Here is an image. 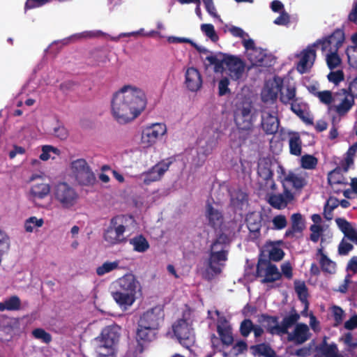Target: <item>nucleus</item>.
Here are the masks:
<instances>
[{"instance_id": "f257e3e1", "label": "nucleus", "mask_w": 357, "mask_h": 357, "mask_svg": "<svg viewBox=\"0 0 357 357\" xmlns=\"http://www.w3.org/2000/svg\"><path fill=\"white\" fill-rule=\"evenodd\" d=\"M147 105L143 90L131 85H124L112 97V114L119 123L125 124L135 119Z\"/></svg>"}, {"instance_id": "f03ea898", "label": "nucleus", "mask_w": 357, "mask_h": 357, "mask_svg": "<svg viewBox=\"0 0 357 357\" xmlns=\"http://www.w3.org/2000/svg\"><path fill=\"white\" fill-rule=\"evenodd\" d=\"M114 285L112 298L123 310L129 309L142 295L140 283L132 275L123 276Z\"/></svg>"}, {"instance_id": "7ed1b4c3", "label": "nucleus", "mask_w": 357, "mask_h": 357, "mask_svg": "<svg viewBox=\"0 0 357 357\" xmlns=\"http://www.w3.org/2000/svg\"><path fill=\"white\" fill-rule=\"evenodd\" d=\"M252 105L245 98L237 100L234 109V119L239 130V138L243 141L249 138L253 131Z\"/></svg>"}, {"instance_id": "20e7f679", "label": "nucleus", "mask_w": 357, "mask_h": 357, "mask_svg": "<svg viewBox=\"0 0 357 357\" xmlns=\"http://www.w3.org/2000/svg\"><path fill=\"white\" fill-rule=\"evenodd\" d=\"M174 335L184 347L190 348L195 342V328L191 312L185 310L172 325Z\"/></svg>"}, {"instance_id": "39448f33", "label": "nucleus", "mask_w": 357, "mask_h": 357, "mask_svg": "<svg viewBox=\"0 0 357 357\" xmlns=\"http://www.w3.org/2000/svg\"><path fill=\"white\" fill-rule=\"evenodd\" d=\"M121 328L118 326H109L102 329L98 338V357H113L119 341Z\"/></svg>"}, {"instance_id": "423d86ee", "label": "nucleus", "mask_w": 357, "mask_h": 357, "mask_svg": "<svg viewBox=\"0 0 357 357\" xmlns=\"http://www.w3.org/2000/svg\"><path fill=\"white\" fill-rule=\"evenodd\" d=\"M54 200L64 209L75 206L79 199L77 191L66 182H59L53 187Z\"/></svg>"}, {"instance_id": "0eeeda50", "label": "nucleus", "mask_w": 357, "mask_h": 357, "mask_svg": "<svg viewBox=\"0 0 357 357\" xmlns=\"http://www.w3.org/2000/svg\"><path fill=\"white\" fill-rule=\"evenodd\" d=\"M126 220V215H116L110 220L109 225L103 234V238L107 243L114 245L126 241L123 235L126 231L124 223Z\"/></svg>"}, {"instance_id": "6e6552de", "label": "nucleus", "mask_w": 357, "mask_h": 357, "mask_svg": "<svg viewBox=\"0 0 357 357\" xmlns=\"http://www.w3.org/2000/svg\"><path fill=\"white\" fill-rule=\"evenodd\" d=\"M279 168L280 171L278 172V180L281 183L283 189L291 192H301L307 185V182L303 173L287 171L282 166H279Z\"/></svg>"}, {"instance_id": "1a4fd4ad", "label": "nucleus", "mask_w": 357, "mask_h": 357, "mask_svg": "<svg viewBox=\"0 0 357 357\" xmlns=\"http://www.w3.org/2000/svg\"><path fill=\"white\" fill-rule=\"evenodd\" d=\"M71 169L75 181L79 185L91 186L96 183L95 174L84 159H77L73 161Z\"/></svg>"}, {"instance_id": "9d476101", "label": "nucleus", "mask_w": 357, "mask_h": 357, "mask_svg": "<svg viewBox=\"0 0 357 357\" xmlns=\"http://www.w3.org/2000/svg\"><path fill=\"white\" fill-rule=\"evenodd\" d=\"M266 248L267 250L266 251H267L268 254L266 255L265 251L260 253L256 268H260L261 266L269 268H277L271 261H279L284 257V252L283 250L275 246L273 242H269Z\"/></svg>"}, {"instance_id": "9b49d317", "label": "nucleus", "mask_w": 357, "mask_h": 357, "mask_svg": "<svg viewBox=\"0 0 357 357\" xmlns=\"http://www.w3.org/2000/svg\"><path fill=\"white\" fill-rule=\"evenodd\" d=\"M210 317L217 320V331L224 344L230 345L234 341L232 330L226 319L218 311H210Z\"/></svg>"}, {"instance_id": "f8f14e48", "label": "nucleus", "mask_w": 357, "mask_h": 357, "mask_svg": "<svg viewBox=\"0 0 357 357\" xmlns=\"http://www.w3.org/2000/svg\"><path fill=\"white\" fill-rule=\"evenodd\" d=\"M344 32L342 29H336L331 35L321 39L317 40L313 46H321L322 51H326L330 48V50H337L342 46L344 41Z\"/></svg>"}, {"instance_id": "ddd939ff", "label": "nucleus", "mask_w": 357, "mask_h": 357, "mask_svg": "<svg viewBox=\"0 0 357 357\" xmlns=\"http://www.w3.org/2000/svg\"><path fill=\"white\" fill-rule=\"evenodd\" d=\"M225 68L232 80L237 81L243 77L245 64L241 59L234 55H225Z\"/></svg>"}, {"instance_id": "4468645a", "label": "nucleus", "mask_w": 357, "mask_h": 357, "mask_svg": "<svg viewBox=\"0 0 357 357\" xmlns=\"http://www.w3.org/2000/svg\"><path fill=\"white\" fill-rule=\"evenodd\" d=\"M164 312L161 306H155L146 311L140 317L139 322L142 325L149 326L152 328L158 329L162 322Z\"/></svg>"}, {"instance_id": "2eb2a0df", "label": "nucleus", "mask_w": 357, "mask_h": 357, "mask_svg": "<svg viewBox=\"0 0 357 357\" xmlns=\"http://www.w3.org/2000/svg\"><path fill=\"white\" fill-rule=\"evenodd\" d=\"M30 180L33 181L31 187L30 194L34 202L43 199L49 195L51 190L50 185L41 176L33 175Z\"/></svg>"}, {"instance_id": "dca6fc26", "label": "nucleus", "mask_w": 357, "mask_h": 357, "mask_svg": "<svg viewBox=\"0 0 357 357\" xmlns=\"http://www.w3.org/2000/svg\"><path fill=\"white\" fill-rule=\"evenodd\" d=\"M171 161H162L152 167L148 172L143 174V182L145 185H149L153 182L160 181L164 174L169 169Z\"/></svg>"}, {"instance_id": "f3484780", "label": "nucleus", "mask_w": 357, "mask_h": 357, "mask_svg": "<svg viewBox=\"0 0 357 357\" xmlns=\"http://www.w3.org/2000/svg\"><path fill=\"white\" fill-rule=\"evenodd\" d=\"M315 47L312 44L301 52L300 61L296 66V69L300 73H305L312 66L316 59Z\"/></svg>"}, {"instance_id": "a211bd4d", "label": "nucleus", "mask_w": 357, "mask_h": 357, "mask_svg": "<svg viewBox=\"0 0 357 357\" xmlns=\"http://www.w3.org/2000/svg\"><path fill=\"white\" fill-rule=\"evenodd\" d=\"M294 199V193L283 189L282 193L269 195L267 202L273 208L280 210L285 208Z\"/></svg>"}, {"instance_id": "6ab92c4d", "label": "nucleus", "mask_w": 357, "mask_h": 357, "mask_svg": "<svg viewBox=\"0 0 357 357\" xmlns=\"http://www.w3.org/2000/svg\"><path fill=\"white\" fill-rule=\"evenodd\" d=\"M261 215L251 213L247 215L246 222L249 230L248 238L252 241H256L261 237Z\"/></svg>"}, {"instance_id": "aec40b11", "label": "nucleus", "mask_w": 357, "mask_h": 357, "mask_svg": "<svg viewBox=\"0 0 357 357\" xmlns=\"http://www.w3.org/2000/svg\"><path fill=\"white\" fill-rule=\"evenodd\" d=\"M279 126L280 120L276 114L269 112H262L261 127L266 135H275L277 133Z\"/></svg>"}, {"instance_id": "412c9836", "label": "nucleus", "mask_w": 357, "mask_h": 357, "mask_svg": "<svg viewBox=\"0 0 357 357\" xmlns=\"http://www.w3.org/2000/svg\"><path fill=\"white\" fill-rule=\"evenodd\" d=\"M205 216L208 225L214 229L220 228L224 222V216L222 211L214 208L210 203H208L206 206Z\"/></svg>"}, {"instance_id": "4be33fe9", "label": "nucleus", "mask_w": 357, "mask_h": 357, "mask_svg": "<svg viewBox=\"0 0 357 357\" xmlns=\"http://www.w3.org/2000/svg\"><path fill=\"white\" fill-rule=\"evenodd\" d=\"M228 250L223 248L213 249L211 247L208 258V268L225 266L228 260Z\"/></svg>"}, {"instance_id": "5701e85b", "label": "nucleus", "mask_w": 357, "mask_h": 357, "mask_svg": "<svg viewBox=\"0 0 357 357\" xmlns=\"http://www.w3.org/2000/svg\"><path fill=\"white\" fill-rule=\"evenodd\" d=\"M185 84L191 91H197L202 86V79L199 70L193 67L188 68L185 73Z\"/></svg>"}, {"instance_id": "b1692460", "label": "nucleus", "mask_w": 357, "mask_h": 357, "mask_svg": "<svg viewBox=\"0 0 357 357\" xmlns=\"http://www.w3.org/2000/svg\"><path fill=\"white\" fill-rule=\"evenodd\" d=\"M291 226L286 230L284 236L287 238H293L295 233H302L305 228V220L301 213H294L291 216Z\"/></svg>"}, {"instance_id": "393cba45", "label": "nucleus", "mask_w": 357, "mask_h": 357, "mask_svg": "<svg viewBox=\"0 0 357 357\" xmlns=\"http://www.w3.org/2000/svg\"><path fill=\"white\" fill-rule=\"evenodd\" d=\"M247 56L253 66L261 67H268L271 66V62H268V60L270 59V56L266 55L260 48L257 47L251 52H248Z\"/></svg>"}, {"instance_id": "a878e982", "label": "nucleus", "mask_w": 357, "mask_h": 357, "mask_svg": "<svg viewBox=\"0 0 357 357\" xmlns=\"http://www.w3.org/2000/svg\"><path fill=\"white\" fill-rule=\"evenodd\" d=\"M309 335L307 326L299 324L296 326L293 333L289 335V338L297 343H303L309 338Z\"/></svg>"}, {"instance_id": "bb28decb", "label": "nucleus", "mask_w": 357, "mask_h": 357, "mask_svg": "<svg viewBox=\"0 0 357 357\" xmlns=\"http://www.w3.org/2000/svg\"><path fill=\"white\" fill-rule=\"evenodd\" d=\"M157 329L152 328L149 326L142 325V323L139 322L138 329L137 333V340L142 341L144 342H150L153 340L155 336V331Z\"/></svg>"}, {"instance_id": "cd10ccee", "label": "nucleus", "mask_w": 357, "mask_h": 357, "mask_svg": "<svg viewBox=\"0 0 357 357\" xmlns=\"http://www.w3.org/2000/svg\"><path fill=\"white\" fill-rule=\"evenodd\" d=\"M277 87L280 91V100L282 103L287 105L294 100H298V98L296 97V88L294 86L288 85L285 93L282 91V83L280 84H278Z\"/></svg>"}, {"instance_id": "c85d7f7f", "label": "nucleus", "mask_w": 357, "mask_h": 357, "mask_svg": "<svg viewBox=\"0 0 357 357\" xmlns=\"http://www.w3.org/2000/svg\"><path fill=\"white\" fill-rule=\"evenodd\" d=\"M129 243L132 245L133 250L137 252H145L150 248L149 241L142 234H138L130 238Z\"/></svg>"}, {"instance_id": "c756f323", "label": "nucleus", "mask_w": 357, "mask_h": 357, "mask_svg": "<svg viewBox=\"0 0 357 357\" xmlns=\"http://www.w3.org/2000/svg\"><path fill=\"white\" fill-rule=\"evenodd\" d=\"M289 135V153L294 155H301L302 152V140L298 132H290Z\"/></svg>"}, {"instance_id": "7c9ffc66", "label": "nucleus", "mask_w": 357, "mask_h": 357, "mask_svg": "<svg viewBox=\"0 0 357 357\" xmlns=\"http://www.w3.org/2000/svg\"><path fill=\"white\" fill-rule=\"evenodd\" d=\"M342 171L341 168H335L331 172H330L328 174V182L330 185L333 186V185L336 184H342L347 185V181H346L345 177L343 176Z\"/></svg>"}, {"instance_id": "2f4dec72", "label": "nucleus", "mask_w": 357, "mask_h": 357, "mask_svg": "<svg viewBox=\"0 0 357 357\" xmlns=\"http://www.w3.org/2000/svg\"><path fill=\"white\" fill-rule=\"evenodd\" d=\"M247 198V195L242 190H234L230 195V204L234 208H241Z\"/></svg>"}, {"instance_id": "473e14b6", "label": "nucleus", "mask_w": 357, "mask_h": 357, "mask_svg": "<svg viewBox=\"0 0 357 357\" xmlns=\"http://www.w3.org/2000/svg\"><path fill=\"white\" fill-rule=\"evenodd\" d=\"M295 291L301 301L304 305V311H306L308 307V303L307 301V291L305 283L301 281L295 282Z\"/></svg>"}, {"instance_id": "72a5a7b5", "label": "nucleus", "mask_w": 357, "mask_h": 357, "mask_svg": "<svg viewBox=\"0 0 357 357\" xmlns=\"http://www.w3.org/2000/svg\"><path fill=\"white\" fill-rule=\"evenodd\" d=\"M159 137L160 136L158 135V133L155 132V130H153L150 128H147L142 132V142L146 147L151 146L155 143Z\"/></svg>"}, {"instance_id": "f704fd0d", "label": "nucleus", "mask_w": 357, "mask_h": 357, "mask_svg": "<svg viewBox=\"0 0 357 357\" xmlns=\"http://www.w3.org/2000/svg\"><path fill=\"white\" fill-rule=\"evenodd\" d=\"M354 105V99L353 98H348L345 97L338 105L335 107V110L339 116H344L349 112Z\"/></svg>"}, {"instance_id": "c9c22d12", "label": "nucleus", "mask_w": 357, "mask_h": 357, "mask_svg": "<svg viewBox=\"0 0 357 357\" xmlns=\"http://www.w3.org/2000/svg\"><path fill=\"white\" fill-rule=\"evenodd\" d=\"M250 351L255 356L272 357L274 354L273 351L264 344L251 347Z\"/></svg>"}, {"instance_id": "e433bc0d", "label": "nucleus", "mask_w": 357, "mask_h": 357, "mask_svg": "<svg viewBox=\"0 0 357 357\" xmlns=\"http://www.w3.org/2000/svg\"><path fill=\"white\" fill-rule=\"evenodd\" d=\"M299 318L297 314H292L284 320V326L282 327H272L270 328L271 333H284L287 332V328L296 322Z\"/></svg>"}, {"instance_id": "4c0bfd02", "label": "nucleus", "mask_w": 357, "mask_h": 357, "mask_svg": "<svg viewBox=\"0 0 357 357\" xmlns=\"http://www.w3.org/2000/svg\"><path fill=\"white\" fill-rule=\"evenodd\" d=\"M271 163L264 162L258 165L257 173L264 180L268 181L273 180V172L271 168Z\"/></svg>"}, {"instance_id": "58836bf2", "label": "nucleus", "mask_w": 357, "mask_h": 357, "mask_svg": "<svg viewBox=\"0 0 357 357\" xmlns=\"http://www.w3.org/2000/svg\"><path fill=\"white\" fill-rule=\"evenodd\" d=\"M277 269H257V275L261 278L263 282L275 280L280 278V273Z\"/></svg>"}, {"instance_id": "ea45409f", "label": "nucleus", "mask_w": 357, "mask_h": 357, "mask_svg": "<svg viewBox=\"0 0 357 357\" xmlns=\"http://www.w3.org/2000/svg\"><path fill=\"white\" fill-rule=\"evenodd\" d=\"M225 55L222 59L218 58L215 55H209L206 57V61H208V65L214 66V71L215 73H221L225 68Z\"/></svg>"}, {"instance_id": "a19ab883", "label": "nucleus", "mask_w": 357, "mask_h": 357, "mask_svg": "<svg viewBox=\"0 0 357 357\" xmlns=\"http://www.w3.org/2000/svg\"><path fill=\"white\" fill-rule=\"evenodd\" d=\"M229 243V236L225 233H220L217 236L216 238L213 241L211 247H212L213 249H220V248H223L224 249H226L227 246H228Z\"/></svg>"}, {"instance_id": "79ce46f5", "label": "nucleus", "mask_w": 357, "mask_h": 357, "mask_svg": "<svg viewBox=\"0 0 357 357\" xmlns=\"http://www.w3.org/2000/svg\"><path fill=\"white\" fill-rule=\"evenodd\" d=\"M317 163V158L312 155H304L301 159V167L305 169H315Z\"/></svg>"}, {"instance_id": "37998d69", "label": "nucleus", "mask_w": 357, "mask_h": 357, "mask_svg": "<svg viewBox=\"0 0 357 357\" xmlns=\"http://www.w3.org/2000/svg\"><path fill=\"white\" fill-rule=\"evenodd\" d=\"M43 218H37L35 216L30 217L24 222V229L26 232H32L35 227H41L43 225Z\"/></svg>"}, {"instance_id": "c03bdc74", "label": "nucleus", "mask_w": 357, "mask_h": 357, "mask_svg": "<svg viewBox=\"0 0 357 357\" xmlns=\"http://www.w3.org/2000/svg\"><path fill=\"white\" fill-rule=\"evenodd\" d=\"M273 226L271 229L273 230H282L284 229L287 225V220L284 215H277L272 219Z\"/></svg>"}, {"instance_id": "a18cd8bd", "label": "nucleus", "mask_w": 357, "mask_h": 357, "mask_svg": "<svg viewBox=\"0 0 357 357\" xmlns=\"http://www.w3.org/2000/svg\"><path fill=\"white\" fill-rule=\"evenodd\" d=\"M20 307V301L18 298L13 296L10 298L5 301L3 303H0V310L3 311L5 310H16Z\"/></svg>"}, {"instance_id": "49530a36", "label": "nucleus", "mask_w": 357, "mask_h": 357, "mask_svg": "<svg viewBox=\"0 0 357 357\" xmlns=\"http://www.w3.org/2000/svg\"><path fill=\"white\" fill-rule=\"evenodd\" d=\"M202 31L213 42L218 40L219 37L215 32L214 26L211 24H203L201 25Z\"/></svg>"}, {"instance_id": "de8ad7c7", "label": "nucleus", "mask_w": 357, "mask_h": 357, "mask_svg": "<svg viewBox=\"0 0 357 357\" xmlns=\"http://www.w3.org/2000/svg\"><path fill=\"white\" fill-rule=\"evenodd\" d=\"M328 67L333 70L337 68L341 63V59L337 53V51L328 54L326 57Z\"/></svg>"}, {"instance_id": "09e8293b", "label": "nucleus", "mask_w": 357, "mask_h": 357, "mask_svg": "<svg viewBox=\"0 0 357 357\" xmlns=\"http://www.w3.org/2000/svg\"><path fill=\"white\" fill-rule=\"evenodd\" d=\"M314 96L317 97L320 102L325 105H331L333 102L332 92L328 90L314 93Z\"/></svg>"}, {"instance_id": "8fccbe9b", "label": "nucleus", "mask_w": 357, "mask_h": 357, "mask_svg": "<svg viewBox=\"0 0 357 357\" xmlns=\"http://www.w3.org/2000/svg\"><path fill=\"white\" fill-rule=\"evenodd\" d=\"M310 230L311 231L310 239L314 243L318 242L324 231L323 227L320 225H312L310 227Z\"/></svg>"}, {"instance_id": "3c124183", "label": "nucleus", "mask_w": 357, "mask_h": 357, "mask_svg": "<svg viewBox=\"0 0 357 357\" xmlns=\"http://www.w3.org/2000/svg\"><path fill=\"white\" fill-rule=\"evenodd\" d=\"M35 338L40 340L44 343H49L52 340L51 335L42 328H36L32 332Z\"/></svg>"}, {"instance_id": "603ef678", "label": "nucleus", "mask_w": 357, "mask_h": 357, "mask_svg": "<svg viewBox=\"0 0 357 357\" xmlns=\"http://www.w3.org/2000/svg\"><path fill=\"white\" fill-rule=\"evenodd\" d=\"M229 79L228 77L222 78L218 82V95L223 96L226 94L231 93V90L229 88Z\"/></svg>"}, {"instance_id": "864d4df0", "label": "nucleus", "mask_w": 357, "mask_h": 357, "mask_svg": "<svg viewBox=\"0 0 357 357\" xmlns=\"http://www.w3.org/2000/svg\"><path fill=\"white\" fill-rule=\"evenodd\" d=\"M317 253L320 255L319 264L321 268H333L335 264L332 261L324 252L323 248L318 250Z\"/></svg>"}, {"instance_id": "5fc2aeb1", "label": "nucleus", "mask_w": 357, "mask_h": 357, "mask_svg": "<svg viewBox=\"0 0 357 357\" xmlns=\"http://www.w3.org/2000/svg\"><path fill=\"white\" fill-rule=\"evenodd\" d=\"M273 23L279 26H288L290 23V15L285 10H282Z\"/></svg>"}, {"instance_id": "6e6d98bb", "label": "nucleus", "mask_w": 357, "mask_h": 357, "mask_svg": "<svg viewBox=\"0 0 357 357\" xmlns=\"http://www.w3.org/2000/svg\"><path fill=\"white\" fill-rule=\"evenodd\" d=\"M328 79L331 82H333L335 84H338L340 82L344 80V73L342 70L331 72L328 75Z\"/></svg>"}, {"instance_id": "4d7b16f0", "label": "nucleus", "mask_w": 357, "mask_h": 357, "mask_svg": "<svg viewBox=\"0 0 357 357\" xmlns=\"http://www.w3.org/2000/svg\"><path fill=\"white\" fill-rule=\"evenodd\" d=\"M54 135L61 140L67 139L68 131L63 125H59L54 128Z\"/></svg>"}, {"instance_id": "13d9d810", "label": "nucleus", "mask_w": 357, "mask_h": 357, "mask_svg": "<svg viewBox=\"0 0 357 357\" xmlns=\"http://www.w3.org/2000/svg\"><path fill=\"white\" fill-rule=\"evenodd\" d=\"M323 351L326 357H340L335 344L324 345Z\"/></svg>"}, {"instance_id": "bf43d9fd", "label": "nucleus", "mask_w": 357, "mask_h": 357, "mask_svg": "<svg viewBox=\"0 0 357 357\" xmlns=\"http://www.w3.org/2000/svg\"><path fill=\"white\" fill-rule=\"evenodd\" d=\"M57 151V149L54 148L52 146H43L42 149V153L40 155V159L43 161L47 160L50 158V152L52 151L56 153Z\"/></svg>"}, {"instance_id": "052dcab7", "label": "nucleus", "mask_w": 357, "mask_h": 357, "mask_svg": "<svg viewBox=\"0 0 357 357\" xmlns=\"http://www.w3.org/2000/svg\"><path fill=\"white\" fill-rule=\"evenodd\" d=\"M345 94H349L351 98H357V77L350 82L347 89L344 90Z\"/></svg>"}, {"instance_id": "680f3d73", "label": "nucleus", "mask_w": 357, "mask_h": 357, "mask_svg": "<svg viewBox=\"0 0 357 357\" xmlns=\"http://www.w3.org/2000/svg\"><path fill=\"white\" fill-rule=\"evenodd\" d=\"M335 222L344 234L351 227V224L344 218H337Z\"/></svg>"}, {"instance_id": "e2e57ef3", "label": "nucleus", "mask_w": 357, "mask_h": 357, "mask_svg": "<svg viewBox=\"0 0 357 357\" xmlns=\"http://www.w3.org/2000/svg\"><path fill=\"white\" fill-rule=\"evenodd\" d=\"M353 248L354 247L351 243L342 240L338 246L339 254L341 255H346L353 249Z\"/></svg>"}, {"instance_id": "0e129e2a", "label": "nucleus", "mask_w": 357, "mask_h": 357, "mask_svg": "<svg viewBox=\"0 0 357 357\" xmlns=\"http://www.w3.org/2000/svg\"><path fill=\"white\" fill-rule=\"evenodd\" d=\"M253 325L250 320H245L241 325V333L242 335L246 337L252 331Z\"/></svg>"}, {"instance_id": "69168bd1", "label": "nucleus", "mask_w": 357, "mask_h": 357, "mask_svg": "<svg viewBox=\"0 0 357 357\" xmlns=\"http://www.w3.org/2000/svg\"><path fill=\"white\" fill-rule=\"evenodd\" d=\"M332 313L333 314L336 324H338L341 323L344 317L343 310L339 307L334 306L332 307Z\"/></svg>"}, {"instance_id": "338daca9", "label": "nucleus", "mask_w": 357, "mask_h": 357, "mask_svg": "<svg viewBox=\"0 0 357 357\" xmlns=\"http://www.w3.org/2000/svg\"><path fill=\"white\" fill-rule=\"evenodd\" d=\"M248 346L247 344L243 341L239 340L237 341L233 347V351L236 354H239L243 353L247 350Z\"/></svg>"}, {"instance_id": "774afa93", "label": "nucleus", "mask_w": 357, "mask_h": 357, "mask_svg": "<svg viewBox=\"0 0 357 357\" xmlns=\"http://www.w3.org/2000/svg\"><path fill=\"white\" fill-rule=\"evenodd\" d=\"M342 340L345 344L347 347L349 349H353L357 346V342L354 340L352 335L350 333L346 334L342 338Z\"/></svg>"}]
</instances>
